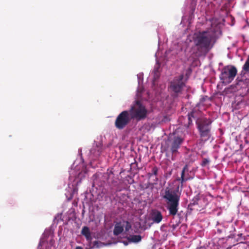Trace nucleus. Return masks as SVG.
<instances>
[{
    "label": "nucleus",
    "instance_id": "nucleus-1",
    "mask_svg": "<svg viewBox=\"0 0 249 249\" xmlns=\"http://www.w3.org/2000/svg\"><path fill=\"white\" fill-rule=\"evenodd\" d=\"M216 39L215 33L209 30L195 33L193 37L194 53L199 57L206 56L213 47Z\"/></svg>",
    "mask_w": 249,
    "mask_h": 249
},
{
    "label": "nucleus",
    "instance_id": "nucleus-2",
    "mask_svg": "<svg viewBox=\"0 0 249 249\" xmlns=\"http://www.w3.org/2000/svg\"><path fill=\"white\" fill-rule=\"evenodd\" d=\"M162 197L166 202L169 214L172 216L176 215L178 210L180 195L175 190L166 187Z\"/></svg>",
    "mask_w": 249,
    "mask_h": 249
},
{
    "label": "nucleus",
    "instance_id": "nucleus-3",
    "mask_svg": "<svg viewBox=\"0 0 249 249\" xmlns=\"http://www.w3.org/2000/svg\"><path fill=\"white\" fill-rule=\"evenodd\" d=\"M210 119L205 117L198 118L196 121L197 128L202 141H207L211 136V124Z\"/></svg>",
    "mask_w": 249,
    "mask_h": 249
},
{
    "label": "nucleus",
    "instance_id": "nucleus-4",
    "mask_svg": "<svg viewBox=\"0 0 249 249\" xmlns=\"http://www.w3.org/2000/svg\"><path fill=\"white\" fill-rule=\"evenodd\" d=\"M128 111L131 119L138 121L144 119L147 115V110L139 100H136Z\"/></svg>",
    "mask_w": 249,
    "mask_h": 249
},
{
    "label": "nucleus",
    "instance_id": "nucleus-5",
    "mask_svg": "<svg viewBox=\"0 0 249 249\" xmlns=\"http://www.w3.org/2000/svg\"><path fill=\"white\" fill-rule=\"evenodd\" d=\"M237 70L234 66H226L222 70L219 76L223 83H230L237 74Z\"/></svg>",
    "mask_w": 249,
    "mask_h": 249
},
{
    "label": "nucleus",
    "instance_id": "nucleus-6",
    "mask_svg": "<svg viewBox=\"0 0 249 249\" xmlns=\"http://www.w3.org/2000/svg\"><path fill=\"white\" fill-rule=\"evenodd\" d=\"M131 118L128 110L121 112L116 117L114 125L119 130L124 129L130 122Z\"/></svg>",
    "mask_w": 249,
    "mask_h": 249
},
{
    "label": "nucleus",
    "instance_id": "nucleus-7",
    "mask_svg": "<svg viewBox=\"0 0 249 249\" xmlns=\"http://www.w3.org/2000/svg\"><path fill=\"white\" fill-rule=\"evenodd\" d=\"M184 76L183 74L180 75L170 82V89L174 93L175 96L177 97L178 94L181 93L183 88L185 86V83L183 81Z\"/></svg>",
    "mask_w": 249,
    "mask_h": 249
},
{
    "label": "nucleus",
    "instance_id": "nucleus-8",
    "mask_svg": "<svg viewBox=\"0 0 249 249\" xmlns=\"http://www.w3.org/2000/svg\"><path fill=\"white\" fill-rule=\"evenodd\" d=\"M183 142V139L181 137H175L172 142L170 147L167 146L162 148V152L165 153L166 156L168 157V151L170 150L172 154V157L175 156L178 153V149Z\"/></svg>",
    "mask_w": 249,
    "mask_h": 249
},
{
    "label": "nucleus",
    "instance_id": "nucleus-9",
    "mask_svg": "<svg viewBox=\"0 0 249 249\" xmlns=\"http://www.w3.org/2000/svg\"><path fill=\"white\" fill-rule=\"evenodd\" d=\"M163 218V216L160 211L154 210L152 212V219L154 222L159 223Z\"/></svg>",
    "mask_w": 249,
    "mask_h": 249
},
{
    "label": "nucleus",
    "instance_id": "nucleus-10",
    "mask_svg": "<svg viewBox=\"0 0 249 249\" xmlns=\"http://www.w3.org/2000/svg\"><path fill=\"white\" fill-rule=\"evenodd\" d=\"M81 233L83 235L88 241H91L92 240L91 233L89 228L87 226H84L81 230Z\"/></svg>",
    "mask_w": 249,
    "mask_h": 249
},
{
    "label": "nucleus",
    "instance_id": "nucleus-11",
    "mask_svg": "<svg viewBox=\"0 0 249 249\" xmlns=\"http://www.w3.org/2000/svg\"><path fill=\"white\" fill-rule=\"evenodd\" d=\"M198 114V112L196 111H192L188 114V123L185 124V126L189 127L190 125L193 124V119L196 120V115Z\"/></svg>",
    "mask_w": 249,
    "mask_h": 249
},
{
    "label": "nucleus",
    "instance_id": "nucleus-12",
    "mask_svg": "<svg viewBox=\"0 0 249 249\" xmlns=\"http://www.w3.org/2000/svg\"><path fill=\"white\" fill-rule=\"evenodd\" d=\"M188 171V166L187 164H186L182 169L180 178H178L177 180L178 181H180L181 184L188 180L189 179V178L185 177V172Z\"/></svg>",
    "mask_w": 249,
    "mask_h": 249
},
{
    "label": "nucleus",
    "instance_id": "nucleus-13",
    "mask_svg": "<svg viewBox=\"0 0 249 249\" xmlns=\"http://www.w3.org/2000/svg\"><path fill=\"white\" fill-rule=\"evenodd\" d=\"M124 231V226L122 225L121 223H118L115 224L113 230L114 235L117 236L121 234Z\"/></svg>",
    "mask_w": 249,
    "mask_h": 249
},
{
    "label": "nucleus",
    "instance_id": "nucleus-14",
    "mask_svg": "<svg viewBox=\"0 0 249 249\" xmlns=\"http://www.w3.org/2000/svg\"><path fill=\"white\" fill-rule=\"evenodd\" d=\"M127 239L130 242L138 243L141 241L142 237L140 235H133L128 237Z\"/></svg>",
    "mask_w": 249,
    "mask_h": 249
},
{
    "label": "nucleus",
    "instance_id": "nucleus-15",
    "mask_svg": "<svg viewBox=\"0 0 249 249\" xmlns=\"http://www.w3.org/2000/svg\"><path fill=\"white\" fill-rule=\"evenodd\" d=\"M200 198L199 195L196 196L192 200L189 206L192 207L196 205H199L200 204Z\"/></svg>",
    "mask_w": 249,
    "mask_h": 249
},
{
    "label": "nucleus",
    "instance_id": "nucleus-16",
    "mask_svg": "<svg viewBox=\"0 0 249 249\" xmlns=\"http://www.w3.org/2000/svg\"><path fill=\"white\" fill-rule=\"evenodd\" d=\"M242 70L246 72H249V55L242 67Z\"/></svg>",
    "mask_w": 249,
    "mask_h": 249
},
{
    "label": "nucleus",
    "instance_id": "nucleus-17",
    "mask_svg": "<svg viewBox=\"0 0 249 249\" xmlns=\"http://www.w3.org/2000/svg\"><path fill=\"white\" fill-rule=\"evenodd\" d=\"M158 172V168L156 166H154L152 168L151 172L149 173L148 175L149 177H151L152 175L157 176Z\"/></svg>",
    "mask_w": 249,
    "mask_h": 249
},
{
    "label": "nucleus",
    "instance_id": "nucleus-18",
    "mask_svg": "<svg viewBox=\"0 0 249 249\" xmlns=\"http://www.w3.org/2000/svg\"><path fill=\"white\" fill-rule=\"evenodd\" d=\"M125 225L124 226L125 230L126 231H128L131 228V224L128 221H125Z\"/></svg>",
    "mask_w": 249,
    "mask_h": 249
},
{
    "label": "nucleus",
    "instance_id": "nucleus-19",
    "mask_svg": "<svg viewBox=\"0 0 249 249\" xmlns=\"http://www.w3.org/2000/svg\"><path fill=\"white\" fill-rule=\"evenodd\" d=\"M210 162V160L209 159H206V158H204L203 159V160L202 161V163H201V165L202 166L204 167L206 165L209 164Z\"/></svg>",
    "mask_w": 249,
    "mask_h": 249
},
{
    "label": "nucleus",
    "instance_id": "nucleus-20",
    "mask_svg": "<svg viewBox=\"0 0 249 249\" xmlns=\"http://www.w3.org/2000/svg\"><path fill=\"white\" fill-rule=\"evenodd\" d=\"M75 249H83V248H82L81 247H80V246H77L75 248Z\"/></svg>",
    "mask_w": 249,
    "mask_h": 249
},
{
    "label": "nucleus",
    "instance_id": "nucleus-21",
    "mask_svg": "<svg viewBox=\"0 0 249 249\" xmlns=\"http://www.w3.org/2000/svg\"><path fill=\"white\" fill-rule=\"evenodd\" d=\"M135 164H136V165H137V163H131V166H133Z\"/></svg>",
    "mask_w": 249,
    "mask_h": 249
},
{
    "label": "nucleus",
    "instance_id": "nucleus-22",
    "mask_svg": "<svg viewBox=\"0 0 249 249\" xmlns=\"http://www.w3.org/2000/svg\"><path fill=\"white\" fill-rule=\"evenodd\" d=\"M242 234H241H241H239L238 235L239 236H242Z\"/></svg>",
    "mask_w": 249,
    "mask_h": 249
}]
</instances>
